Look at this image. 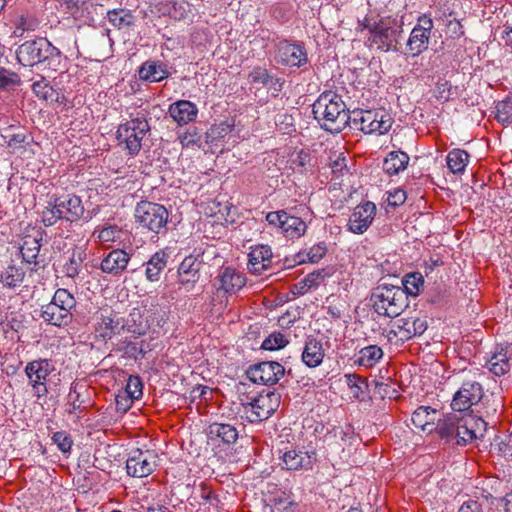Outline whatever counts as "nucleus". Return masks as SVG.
<instances>
[{"mask_svg":"<svg viewBox=\"0 0 512 512\" xmlns=\"http://www.w3.org/2000/svg\"><path fill=\"white\" fill-rule=\"evenodd\" d=\"M204 264L203 254H190L180 263L177 270V283L186 290L194 288L200 279V270Z\"/></svg>","mask_w":512,"mask_h":512,"instance_id":"f3484780","label":"nucleus"},{"mask_svg":"<svg viewBox=\"0 0 512 512\" xmlns=\"http://www.w3.org/2000/svg\"><path fill=\"white\" fill-rule=\"evenodd\" d=\"M434 21L430 14H421L417 18L404 49L401 53L410 57H417L428 49Z\"/></svg>","mask_w":512,"mask_h":512,"instance_id":"9d476101","label":"nucleus"},{"mask_svg":"<svg viewBox=\"0 0 512 512\" xmlns=\"http://www.w3.org/2000/svg\"><path fill=\"white\" fill-rule=\"evenodd\" d=\"M207 436L212 441L221 440L223 444L232 445L237 441L239 432L229 423L213 422L207 428Z\"/></svg>","mask_w":512,"mask_h":512,"instance_id":"2f4dec72","label":"nucleus"},{"mask_svg":"<svg viewBox=\"0 0 512 512\" xmlns=\"http://www.w3.org/2000/svg\"><path fill=\"white\" fill-rule=\"evenodd\" d=\"M437 411L430 406H420L412 414L411 421L423 432L432 433L436 427Z\"/></svg>","mask_w":512,"mask_h":512,"instance_id":"473e14b6","label":"nucleus"},{"mask_svg":"<svg viewBox=\"0 0 512 512\" xmlns=\"http://www.w3.org/2000/svg\"><path fill=\"white\" fill-rule=\"evenodd\" d=\"M249 80L254 84H261L263 87L271 82V75L267 69L262 67H255L249 74Z\"/></svg>","mask_w":512,"mask_h":512,"instance_id":"052dcab7","label":"nucleus"},{"mask_svg":"<svg viewBox=\"0 0 512 512\" xmlns=\"http://www.w3.org/2000/svg\"><path fill=\"white\" fill-rule=\"evenodd\" d=\"M32 90L35 93V95L40 99H43L45 101L57 100V97L54 98L55 95L58 96L57 92L44 78L34 82L32 85Z\"/></svg>","mask_w":512,"mask_h":512,"instance_id":"09e8293b","label":"nucleus"},{"mask_svg":"<svg viewBox=\"0 0 512 512\" xmlns=\"http://www.w3.org/2000/svg\"><path fill=\"white\" fill-rule=\"evenodd\" d=\"M288 344V340L280 332H273L262 343L261 348L264 350L274 351L284 348Z\"/></svg>","mask_w":512,"mask_h":512,"instance_id":"603ef678","label":"nucleus"},{"mask_svg":"<svg viewBox=\"0 0 512 512\" xmlns=\"http://www.w3.org/2000/svg\"><path fill=\"white\" fill-rule=\"evenodd\" d=\"M16 58L23 66L32 67L47 62L51 67L60 63L61 52L46 38L38 37L22 43L16 50Z\"/></svg>","mask_w":512,"mask_h":512,"instance_id":"20e7f679","label":"nucleus"},{"mask_svg":"<svg viewBox=\"0 0 512 512\" xmlns=\"http://www.w3.org/2000/svg\"><path fill=\"white\" fill-rule=\"evenodd\" d=\"M484 396L482 385L476 381H465L455 393L451 407L455 412L464 413L476 405Z\"/></svg>","mask_w":512,"mask_h":512,"instance_id":"dca6fc26","label":"nucleus"},{"mask_svg":"<svg viewBox=\"0 0 512 512\" xmlns=\"http://www.w3.org/2000/svg\"><path fill=\"white\" fill-rule=\"evenodd\" d=\"M275 60L289 67H302L307 64L308 56L304 44L282 40L276 45Z\"/></svg>","mask_w":512,"mask_h":512,"instance_id":"2eb2a0df","label":"nucleus"},{"mask_svg":"<svg viewBox=\"0 0 512 512\" xmlns=\"http://www.w3.org/2000/svg\"><path fill=\"white\" fill-rule=\"evenodd\" d=\"M345 379L352 395L357 399H364L368 388L366 379L355 373L346 374Z\"/></svg>","mask_w":512,"mask_h":512,"instance_id":"49530a36","label":"nucleus"},{"mask_svg":"<svg viewBox=\"0 0 512 512\" xmlns=\"http://www.w3.org/2000/svg\"><path fill=\"white\" fill-rule=\"evenodd\" d=\"M85 256V253L80 249H73L71 252H68L61 270L64 276L72 280L78 278L83 269Z\"/></svg>","mask_w":512,"mask_h":512,"instance_id":"f704fd0d","label":"nucleus"},{"mask_svg":"<svg viewBox=\"0 0 512 512\" xmlns=\"http://www.w3.org/2000/svg\"><path fill=\"white\" fill-rule=\"evenodd\" d=\"M392 118L384 108L354 110L351 112V125L365 134L379 135L387 133L392 126Z\"/></svg>","mask_w":512,"mask_h":512,"instance_id":"423d86ee","label":"nucleus"},{"mask_svg":"<svg viewBox=\"0 0 512 512\" xmlns=\"http://www.w3.org/2000/svg\"><path fill=\"white\" fill-rule=\"evenodd\" d=\"M125 330V321L113 310H103L96 326L98 336L104 340L112 339Z\"/></svg>","mask_w":512,"mask_h":512,"instance_id":"412c9836","label":"nucleus"},{"mask_svg":"<svg viewBox=\"0 0 512 512\" xmlns=\"http://www.w3.org/2000/svg\"><path fill=\"white\" fill-rule=\"evenodd\" d=\"M266 221L281 229L287 238H299L306 231V223L297 216L289 215L284 210L272 211L266 215Z\"/></svg>","mask_w":512,"mask_h":512,"instance_id":"4468645a","label":"nucleus"},{"mask_svg":"<svg viewBox=\"0 0 512 512\" xmlns=\"http://www.w3.org/2000/svg\"><path fill=\"white\" fill-rule=\"evenodd\" d=\"M370 302L375 313L395 318L408 306L407 293L395 285L380 284L373 289Z\"/></svg>","mask_w":512,"mask_h":512,"instance_id":"7ed1b4c3","label":"nucleus"},{"mask_svg":"<svg viewBox=\"0 0 512 512\" xmlns=\"http://www.w3.org/2000/svg\"><path fill=\"white\" fill-rule=\"evenodd\" d=\"M410 157L404 151H391L383 161V170L389 175H398L409 164Z\"/></svg>","mask_w":512,"mask_h":512,"instance_id":"c9c22d12","label":"nucleus"},{"mask_svg":"<svg viewBox=\"0 0 512 512\" xmlns=\"http://www.w3.org/2000/svg\"><path fill=\"white\" fill-rule=\"evenodd\" d=\"M281 395L274 391H262L248 403H242L250 423L267 420L280 406Z\"/></svg>","mask_w":512,"mask_h":512,"instance_id":"1a4fd4ad","label":"nucleus"},{"mask_svg":"<svg viewBox=\"0 0 512 512\" xmlns=\"http://www.w3.org/2000/svg\"><path fill=\"white\" fill-rule=\"evenodd\" d=\"M248 270L256 275H262L269 270L273 263L272 250L268 245H257L248 254Z\"/></svg>","mask_w":512,"mask_h":512,"instance_id":"a878e982","label":"nucleus"},{"mask_svg":"<svg viewBox=\"0 0 512 512\" xmlns=\"http://www.w3.org/2000/svg\"><path fill=\"white\" fill-rule=\"evenodd\" d=\"M1 137L13 154H23L33 140L23 127L15 125L4 128Z\"/></svg>","mask_w":512,"mask_h":512,"instance_id":"5701e85b","label":"nucleus"},{"mask_svg":"<svg viewBox=\"0 0 512 512\" xmlns=\"http://www.w3.org/2000/svg\"><path fill=\"white\" fill-rule=\"evenodd\" d=\"M53 297L56 302H63L64 306H71L72 308L76 306V300L74 296L67 289H57Z\"/></svg>","mask_w":512,"mask_h":512,"instance_id":"338daca9","label":"nucleus"},{"mask_svg":"<svg viewBox=\"0 0 512 512\" xmlns=\"http://www.w3.org/2000/svg\"><path fill=\"white\" fill-rule=\"evenodd\" d=\"M150 313V309L133 308L125 321V329L134 335H144L153 324L149 320Z\"/></svg>","mask_w":512,"mask_h":512,"instance_id":"7c9ffc66","label":"nucleus"},{"mask_svg":"<svg viewBox=\"0 0 512 512\" xmlns=\"http://www.w3.org/2000/svg\"><path fill=\"white\" fill-rule=\"evenodd\" d=\"M488 369L496 376H502L506 374L510 368V357L503 349L495 352L491 358L487 361Z\"/></svg>","mask_w":512,"mask_h":512,"instance_id":"c03bdc74","label":"nucleus"},{"mask_svg":"<svg viewBox=\"0 0 512 512\" xmlns=\"http://www.w3.org/2000/svg\"><path fill=\"white\" fill-rule=\"evenodd\" d=\"M40 316L46 323L57 327L67 326L72 321L71 312H66L50 302L42 306Z\"/></svg>","mask_w":512,"mask_h":512,"instance_id":"72a5a7b5","label":"nucleus"},{"mask_svg":"<svg viewBox=\"0 0 512 512\" xmlns=\"http://www.w3.org/2000/svg\"><path fill=\"white\" fill-rule=\"evenodd\" d=\"M201 135L198 133L196 127L189 128L183 135L180 136L181 143L185 146H200Z\"/></svg>","mask_w":512,"mask_h":512,"instance_id":"e2e57ef3","label":"nucleus"},{"mask_svg":"<svg viewBox=\"0 0 512 512\" xmlns=\"http://www.w3.org/2000/svg\"><path fill=\"white\" fill-rule=\"evenodd\" d=\"M158 459L155 451L134 449L126 461L127 474L136 478L147 477L158 466Z\"/></svg>","mask_w":512,"mask_h":512,"instance_id":"f8f14e48","label":"nucleus"},{"mask_svg":"<svg viewBox=\"0 0 512 512\" xmlns=\"http://www.w3.org/2000/svg\"><path fill=\"white\" fill-rule=\"evenodd\" d=\"M104 14V7L97 0H81L79 9L76 12L75 19L85 24H91L96 21L99 16Z\"/></svg>","mask_w":512,"mask_h":512,"instance_id":"e433bc0d","label":"nucleus"},{"mask_svg":"<svg viewBox=\"0 0 512 512\" xmlns=\"http://www.w3.org/2000/svg\"><path fill=\"white\" fill-rule=\"evenodd\" d=\"M98 233L97 238L102 244L115 242L120 238L121 230L116 225H110L102 228L101 230H95L94 234Z\"/></svg>","mask_w":512,"mask_h":512,"instance_id":"6e6d98bb","label":"nucleus"},{"mask_svg":"<svg viewBox=\"0 0 512 512\" xmlns=\"http://www.w3.org/2000/svg\"><path fill=\"white\" fill-rule=\"evenodd\" d=\"M486 422L470 413H449L438 419L435 432L447 444L465 446L483 435Z\"/></svg>","mask_w":512,"mask_h":512,"instance_id":"f257e3e1","label":"nucleus"},{"mask_svg":"<svg viewBox=\"0 0 512 512\" xmlns=\"http://www.w3.org/2000/svg\"><path fill=\"white\" fill-rule=\"evenodd\" d=\"M491 449L501 456L512 457V439L509 435H497L491 442Z\"/></svg>","mask_w":512,"mask_h":512,"instance_id":"8fccbe9b","label":"nucleus"},{"mask_svg":"<svg viewBox=\"0 0 512 512\" xmlns=\"http://www.w3.org/2000/svg\"><path fill=\"white\" fill-rule=\"evenodd\" d=\"M397 333L400 334L402 342L421 336L428 328L426 317H404L395 322Z\"/></svg>","mask_w":512,"mask_h":512,"instance_id":"393cba45","label":"nucleus"},{"mask_svg":"<svg viewBox=\"0 0 512 512\" xmlns=\"http://www.w3.org/2000/svg\"><path fill=\"white\" fill-rule=\"evenodd\" d=\"M52 441L62 453L66 454L71 451L73 440L66 431L55 432L52 436Z\"/></svg>","mask_w":512,"mask_h":512,"instance_id":"4d7b16f0","label":"nucleus"},{"mask_svg":"<svg viewBox=\"0 0 512 512\" xmlns=\"http://www.w3.org/2000/svg\"><path fill=\"white\" fill-rule=\"evenodd\" d=\"M78 384H72L70 387V391L68 394V408L67 412L69 414H73L76 411H80L81 401H80V393L77 390Z\"/></svg>","mask_w":512,"mask_h":512,"instance_id":"680f3d73","label":"nucleus"},{"mask_svg":"<svg viewBox=\"0 0 512 512\" xmlns=\"http://www.w3.org/2000/svg\"><path fill=\"white\" fill-rule=\"evenodd\" d=\"M150 131V126L145 117H136L123 124H120L116 139L121 146L131 156L137 155L142 147V140Z\"/></svg>","mask_w":512,"mask_h":512,"instance_id":"0eeeda50","label":"nucleus"},{"mask_svg":"<svg viewBox=\"0 0 512 512\" xmlns=\"http://www.w3.org/2000/svg\"><path fill=\"white\" fill-rule=\"evenodd\" d=\"M134 216L142 228L160 234L166 230L169 212L162 204L142 200L137 203Z\"/></svg>","mask_w":512,"mask_h":512,"instance_id":"6e6552de","label":"nucleus"},{"mask_svg":"<svg viewBox=\"0 0 512 512\" xmlns=\"http://www.w3.org/2000/svg\"><path fill=\"white\" fill-rule=\"evenodd\" d=\"M281 459L284 465L283 467L287 470H299L304 466V457L301 455V452L296 450L286 451Z\"/></svg>","mask_w":512,"mask_h":512,"instance_id":"3c124183","label":"nucleus"},{"mask_svg":"<svg viewBox=\"0 0 512 512\" xmlns=\"http://www.w3.org/2000/svg\"><path fill=\"white\" fill-rule=\"evenodd\" d=\"M171 118L180 126L193 122L198 114L197 106L188 100L172 103L168 109Z\"/></svg>","mask_w":512,"mask_h":512,"instance_id":"c85d7f7f","label":"nucleus"},{"mask_svg":"<svg viewBox=\"0 0 512 512\" xmlns=\"http://www.w3.org/2000/svg\"><path fill=\"white\" fill-rule=\"evenodd\" d=\"M403 34L402 22L390 17L381 19L370 28L369 40L378 46L379 49L388 51H402L400 39Z\"/></svg>","mask_w":512,"mask_h":512,"instance_id":"39448f33","label":"nucleus"},{"mask_svg":"<svg viewBox=\"0 0 512 512\" xmlns=\"http://www.w3.org/2000/svg\"><path fill=\"white\" fill-rule=\"evenodd\" d=\"M310 161V153L304 150L298 152L296 157L291 160L293 169L299 172H303L306 169V166L310 164Z\"/></svg>","mask_w":512,"mask_h":512,"instance_id":"0e129e2a","label":"nucleus"},{"mask_svg":"<svg viewBox=\"0 0 512 512\" xmlns=\"http://www.w3.org/2000/svg\"><path fill=\"white\" fill-rule=\"evenodd\" d=\"M20 78L15 72L0 67V89H8L19 84Z\"/></svg>","mask_w":512,"mask_h":512,"instance_id":"bf43d9fd","label":"nucleus"},{"mask_svg":"<svg viewBox=\"0 0 512 512\" xmlns=\"http://www.w3.org/2000/svg\"><path fill=\"white\" fill-rule=\"evenodd\" d=\"M329 274L325 269H320L307 274L300 284H304L306 288H313L319 286Z\"/></svg>","mask_w":512,"mask_h":512,"instance_id":"13d9d810","label":"nucleus"},{"mask_svg":"<svg viewBox=\"0 0 512 512\" xmlns=\"http://www.w3.org/2000/svg\"><path fill=\"white\" fill-rule=\"evenodd\" d=\"M376 215V205L367 201L354 208L348 222V230L355 234L364 233L372 224Z\"/></svg>","mask_w":512,"mask_h":512,"instance_id":"6ab92c4d","label":"nucleus"},{"mask_svg":"<svg viewBox=\"0 0 512 512\" xmlns=\"http://www.w3.org/2000/svg\"><path fill=\"white\" fill-rule=\"evenodd\" d=\"M55 369V365L50 359L40 358L27 363L25 374L37 400L46 397L49 393L47 383Z\"/></svg>","mask_w":512,"mask_h":512,"instance_id":"9b49d317","label":"nucleus"},{"mask_svg":"<svg viewBox=\"0 0 512 512\" xmlns=\"http://www.w3.org/2000/svg\"><path fill=\"white\" fill-rule=\"evenodd\" d=\"M313 114L320 126L331 133H340L351 122V112L341 95L323 92L313 104Z\"/></svg>","mask_w":512,"mask_h":512,"instance_id":"f03ea898","label":"nucleus"},{"mask_svg":"<svg viewBox=\"0 0 512 512\" xmlns=\"http://www.w3.org/2000/svg\"><path fill=\"white\" fill-rule=\"evenodd\" d=\"M383 350L377 345L362 348L356 355L355 363L359 366L371 368L383 357Z\"/></svg>","mask_w":512,"mask_h":512,"instance_id":"a19ab883","label":"nucleus"},{"mask_svg":"<svg viewBox=\"0 0 512 512\" xmlns=\"http://www.w3.org/2000/svg\"><path fill=\"white\" fill-rule=\"evenodd\" d=\"M470 155L463 149H452L446 157L447 166L454 174H463L468 163Z\"/></svg>","mask_w":512,"mask_h":512,"instance_id":"79ce46f5","label":"nucleus"},{"mask_svg":"<svg viewBox=\"0 0 512 512\" xmlns=\"http://www.w3.org/2000/svg\"><path fill=\"white\" fill-rule=\"evenodd\" d=\"M168 262V254L164 250L154 253L146 262L145 276L151 281H158L161 272L164 270Z\"/></svg>","mask_w":512,"mask_h":512,"instance_id":"58836bf2","label":"nucleus"},{"mask_svg":"<svg viewBox=\"0 0 512 512\" xmlns=\"http://www.w3.org/2000/svg\"><path fill=\"white\" fill-rule=\"evenodd\" d=\"M327 247L325 243H318L310 248L307 253L309 262L318 263L326 254Z\"/></svg>","mask_w":512,"mask_h":512,"instance_id":"69168bd1","label":"nucleus"},{"mask_svg":"<svg viewBox=\"0 0 512 512\" xmlns=\"http://www.w3.org/2000/svg\"><path fill=\"white\" fill-rule=\"evenodd\" d=\"M143 383L139 376L131 375L128 378L125 391L132 400H138L142 397Z\"/></svg>","mask_w":512,"mask_h":512,"instance_id":"5fc2aeb1","label":"nucleus"},{"mask_svg":"<svg viewBox=\"0 0 512 512\" xmlns=\"http://www.w3.org/2000/svg\"><path fill=\"white\" fill-rule=\"evenodd\" d=\"M246 283L245 276L233 267H222L214 279V286L217 291L227 294H234Z\"/></svg>","mask_w":512,"mask_h":512,"instance_id":"4be33fe9","label":"nucleus"},{"mask_svg":"<svg viewBox=\"0 0 512 512\" xmlns=\"http://www.w3.org/2000/svg\"><path fill=\"white\" fill-rule=\"evenodd\" d=\"M436 97L441 101H448L451 94V84L447 80H439L436 84Z\"/></svg>","mask_w":512,"mask_h":512,"instance_id":"774afa93","label":"nucleus"},{"mask_svg":"<svg viewBox=\"0 0 512 512\" xmlns=\"http://www.w3.org/2000/svg\"><path fill=\"white\" fill-rule=\"evenodd\" d=\"M44 235L45 231L40 227H28L25 229L20 246L23 261L28 264H34V266L39 265L38 256Z\"/></svg>","mask_w":512,"mask_h":512,"instance_id":"a211bd4d","label":"nucleus"},{"mask_svg":"<svg viewBox=\"0 0 512 512\" xmlns=\"http://www.w3.org/2000/svg\"><path fill=\"white\" fill-rule=\"evenodd\" d=\"M57 198L58 207L64 210L66 221L72 223L84 218L85 208L79 196L76 194H64Z\"/></svg>","mask_w":512,"mask_h":512,"instance_id":"c756f323","label":"nucleus"},{"mask_svg":"<svg viewBox=\"0 0 512 512\" xmlns=\"http://www.w3.org/2000/svg\"><path fill=\"white\" fill-rule=\"evenodd\" d=\"M402 284L404 286L403 291L407 293V296H417L418 293L420 292V288L424 284V279L421 273L414 272L407 274L402 279Z\"/></svg>","mask_w":512,"mask_h":512,"instance_id":"de8ad7c7","label":"nucleus"},{"mask_svg":"<svg viewBox=\"0 0 512 512\" xmlns=\"http://www.w3.org/2000/svg\"><path fill=\"white\" fill-rule=\"evenodd\" d=\"M159 11L175 21L193 22L195 16L193 6L187 0L163 2Z\"/></svg>","mask_w":512,"mask_h":512,"instance_id":"bb28decb","label":"nucleus"},{"mask_svg":"<svg viewBox=\"0 0 512 512\" xmlns=\"http://www.w3.org/2000/svg\"><path fill=\"white\" fill-rule=\"evenodd\" d=\"M325 357V350L321 340L310 335L306 338L301 354L302 362L309 368L321 365Z\"/></svg>","mask_w":512,"mask_h":512,"instance_id":"cd10ccee","label":"nucleus"},{"mask_svg":"<svg viewBox=\"0 0 512 512\" xmlns=\"http://www.w3.org/2000/svg\"><path fill=\"white\" fill-rule=\"evenodd\" d=\"M108 21L117 29H125L135 24V17L127 9H114L107 11Z\"/></svg>","mask_w":512,"mask_h":512,"instance_id":"a18cd8bd","label":"nucleus"},{"mask_svg":"<svg viewBox=\"0 0 512 512\" xmlns=\"http://www.w3.org/2000/svg\"><path fill=\"white\" fill-rule=\"evenodd\" d=\"M496 119L502 124L512 123V102L503 100L496 105Z\"/></svg>","mask_w":512,"mask_h":512,"instance_id":"864d4df0","label":"nucleus"},{"mask_svg":"<svg viewBox=\"0 0 512 512\" xmlns=\"http://www.w3.org/2000/svg\"><path fill=\"white\" fill-rule=\"evenodd\" d=\"M246 374L253 383L269 386L279 382L285 375V368L276 361H263L250 366Z\"/></svg>","mask_w":512,"mask_h":512,"instance_id":"ddd939ff","label":"nucleus"},{"mask_svg":"<svg viewBox=\"0 0 512 512\" xmlns=\"http://www.w3.org/2000/svg\"><path fill=\"white\" fill-rule=\"evenodd\" d=\"M25 278V271L21 266L10 264L0 275V282L4 287L16 288Z\"/></svg>","mask_w":512,"mask_h":512,"instance_id":"37998d69","label":"nucleus"},{"mask_svg":"<svg viewBox=\"0 0 512 512\" xmlns=\"http://www.w3.org/2000/svg\"><path fill=\"white\" fill-rule=\"evenodd\" d=\"M11 22L14 26L13 35L15 37H22L26 32H34L40 25L37 14L24 7H18L14 11Z\"/></svg>","mask_w":512,"mask_h":512,"instance_id":"b1692460","label":"nucleus"},{"mask_svg":"<svg viewBox=\"0 0 512 512\" xmlns=\"http://www.w3.org/2000/svg\"><path fill=\"white\" fill-rule=\"evenodd\" d=\"M234 123L222 121L218 124L212 125L205 133V141L207 144L219 147L225 138L232 132Z\"/></svg>","mask_w":512,"mask_h":512,"instance_id":"ea45409f","label":"nucleus"},{"mask_svg":"<svg viewBox=\"0 0 512 512\" xmlns=\"http://www.w3.org/2000/svg\"><path fill=\"white\" fill-rule=\"evenodd\" d=\"M168 76L166 65L156 61H146L139 69V77L144 81L159 82Z\"/></svg>","mask_w":512,"mask_h":512,"instance_id":"4c0bfd02","label":"nucleus"},{"mask_svg":"<svg viewBox=\"0 0 512 512\" xmlns=\"http://www.w3.org/2000/svg\"><path fill=\"white\" fill-rule=\"evenodd\" d=\"M131 256L123 249H113L104 254L100 263V270L110 276L119 277L127 269Z\"/></svg>","mask_w":512,"mask_h":512,"instance_id":"aec40b11","label":"nucleus"}]
</instances>
